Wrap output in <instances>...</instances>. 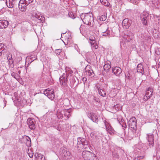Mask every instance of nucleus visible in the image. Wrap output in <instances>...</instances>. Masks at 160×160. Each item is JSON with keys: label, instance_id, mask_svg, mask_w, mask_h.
<instances>
[{"label": "nucleus", "instance_id": "1", "mask_svg": "<svg viewBox=\"0 0 160 160\" xmlns=\"http://www.w3.org/2000/svg\"><path fill=\"white\" fill-rule=\"evenodd\" d=\"M80 17L84 23L90 26L93 25V18L92 13H82Z\"/></svg>", "mask_w": 160, "mask_h": 160}, {"label": "nucleus", "instance_id": "2", "mask_svg": "<svg viewBox=\"0 0 160 160\" xmlns=\"http://www.w3.org/2000/svg\"><path fill=\"white\" fill-rule=\"evenodd\" d=\"M82 155L85 160H97L95 154L88 151L82 152Z\"/></svg>", "mask_w": 160, "mask_h": 160}, {"label": "nucleus", "instance_id": "3", "mask_svg": "<svg viewBox=\"0 0 160 160\" xmlns=\"http://www.w3.org/2000/svg\"><path fill=\"white\" fill-rule=\"evenodd\" d=\"M54 90L48 88L44 91V94L51 100H53L55 97Z\"/></svg>", "mask_w": 160, "mask_h": 160}, {"label": "nucleus", "instance_id": "4", "mask_svg": "<svg viewBox=\"0 0 160 160\" xmlns=\"http://www.w3.org/2000/svg\"><path fill=\"white\" fill-rule=\"evenodd\" d=\"M32 16L37 19L38 22V23H42L44 22V18L41 15L40 12L37 11H35L33 12Z\"/></svg>", "mask_w": 160, "mask_h": 160}, {"label": "nucleus", "instance_id": "5", "mask_svg": "<svg viewBox=\"0 0 160 160\" xmlns=\"http://www.w3.org/2000/svg\"><path fill=\"white\" fill-rule=\"evenodd\" d=\"M140 18L142 21V23L146 25L147 21L149 19V14L146 12H143L141 14Z\"/></svg>", "mask_w": 160, "mask_h": 160}, {"label": "nucleus", "instance_id": "6", "mask_svg": "<svg viewBox=\"0 0 160 160\" xmlns=\"http://www.w3.org/2000/svg\"><path fill=\"white\" fill-rule=\"evenodd\" d=\"M136 119L135 117L130 119L128 122V125L130 128L135 129L137 127Z\"/></svg>", "mask_w": 160, "mask_h": 160}, {"label": "nucleus", "instance_id": "7", "mask_svg": "<svg viewBox=\"0 0 160 160\" xmlns=\"http://www.w3.org/2000/svg\"><path fill=\"white\" fill-rule=\"evenodd\" d=\"M87 115L88 118L94 122H98L97 116L94 113L88 112H87Z\"/></svg>", "mask_w": 160, "mask_h": 160}, {"label": "nucleus", "instance_id": "8", "mask_svg": "<svg viewBox=\"0 0 160 160\" xmlns=\"http://www.w3.org/2000/svg\"><path fill=\"white\" fill-rule=\"evenodd\" d=\"M153 92V90L150 88H148L146 92V94L144 99L145 101H147L148 98L152 97Z\"/></svg>", "mask_w": 160, "mask_h": 160}, {"label": "nucleus", "instance_id": "9", "mask_svg": "<svg viewBox=\"0 0 160 160\" xmlns=\"http://www.w3.org/2000/svg\"><path fill=\"white\" fill-rule=\"evenodd\" d=\"M21 141L24 142L27 146L29 147L31 146V142L30 138L26 136H24L22 138V140Z\"/></svg>", "mask_w": 160, "mask_h": 160}, {"label": "nucleus", "instance_id": "10", "mask_svg": "<svg viewBox=\"0 0 160 160\" xmlns=\"http://www.w3.org/2000/svg\"><path fill=\"white\" fill-rule=\"evenodd\" d=\"M89 40L92 48L97 49L98 47L97 44L96 43L95 38L93 36H91L89 38Z\"/></svg>", "mask_w": 160, "mask_h": 160}, {"label": "nucleus", "instance_id": "11", "mask_svg": "<svg viewBox=\"0 0 160 160\" xmlns=\"http://www.w3.org/2000/svg\"><path fill=\"white\" fill-rule=\"evenodd\" d=\"M104 123L105 125L107 131L110 134H111L113 132L114 130L113 128L111 127L110 123L106 121L105 120Z\"/></svg>", "mask_w": 160, "mask_h": 160}, {"label": "nucleus", "instance_id": "12", "mask_svg": "<svg viewBox=\"0 0 160 160\" xmlns=\"http://www.w3.org/2000/svg\"><path fill=\"white\" fill-rule=\"evenodd\" d=\"M147 136L148 137V141L149 144L151 146L153 147L154 144V136L153 134H147Z\"/></svg>", "mask_w": 160, "mask_h": 160}, {"label": "nucleus", "instance_id": "13", "mask_svg": "<svg viewBox=\"0 0 160 160\" xmlns=\"http://www.w3.org/2000/svg\"><path fill=\"white\" fill-rule=\"evenodd\" d=\"M67 78V75L65 73H63L62 75L60 77L59 80L61 85H62L63 83H66L68 80Z\"/></svg>", "mask_w": 160, "mask_h": 160}, {"label": "nucleus", "instance_id": "14", "mask_svg": "<svg viewBox=\"0 0 160 160\" xmlns=\"http://www.w3.org/2000/svg\"><path fill=\"white\" fill-rule=\"evenodd\" d=\"M112 72L115 75L118 76L122 72L121 69L118 67H115L112 68Z\"/></svg>", "mask_w": 160, "mask_h": 160}, {"label": "nucleus", "instance_id": "15", "mask_svg": "<svg viewBox=\"0 0 160 160\" xmlns=\"http://www.w3.org/2000/svg\"><path fill=\"white\" fill-rule=\"evenodd\" d=\"M8 25V22L5 20H0V28L4 29L6 28Z\"/></svg>", "mask_w": 160, "mask_h": 160}, {"label": "nucleus", "instance_id": "16", "mask_svg": "<svg viewBox=\"0 0 160 160\" xmlns=\"http://www.w3.org/2000/svg\"><path fill=\"white\" fill-rule=\"evenodd\" d=\"M28 5L25 2L21 3L20 0L18 4V8L21 11L24 12L26 11V7Z\"/></svg>", "mask_w": 160, "mask_h": 160}, {"label": "nucleus", "instance_id": "17", "mask_svg": "<svg viewBox=\"0 0 160 160\" xmlns=\"http://www.w3.org/2000/svg\"><path fill=\"white\" fill-rule=\"evenodd\" d=\"M131 21L129 20L128 18H125L122 21V25L126 28H128L131 25Z\"/></svg>", "mask_w": 160, "mask_h": 160}, {"label": "nucleus", "instance_id": "18", "mask_svg": "<svg viewBox=\"0 0 160 160\" xmlns=\"http://www.w3.org/2000/svg\"><path fill=\"white\" fill-rule=\"evenodd\" d=\"M78 142H81L82 144L84 145H88V141L86 140V139L83 138L79 137L78 138Z\"/></svg>", "mask_w": 160, "mask_h": 160}, {"label": "nucleus", "instance_id": "19", "mask_svg": "<svg viewBox=\"0 0 160 160\" xmlns=\"http://www.w3.org/2000/svg\"><path fill=\"white\" fill-rule=\"evenodd\" d=\"M132 34L130 33H126L125 34L123 37V38L125 40V41L126 42H129L132 39Z\"/></svg>", "mask_w": 160, "mask_h": 160}, {"label": "nucleus", "instance_id": "20", "mask_svg": "<svg viewBox=\"0 0 160 160\" xmlns=\"http://www.w3.org/2000/svg\"><path fill=\"white\" fill-rule=\"evenodd\" d=\"M15 0H6V3L7 6L10 8H12L14 6Z\"/></svg>", "mask_w": 160, "mask_h": 160}, {"label": "nucleus", "instance_id": "21", "mask_svg": "<svg viewBox=\"0 0 160 160\" xmlns=\"http://www.w3.org/2000/svg\"><path fill=\"white\" fill-rule=\"evenodd\" d=\"M71 110L70 109H64L62 111V112L63 113L64 116L68 119L71 116Z\"/></svg>", "mask_w": 160, "mask_h": 160}, {"label": "nucleus", "instance_id": "22", "mask_svg": "<svg viewBox=\"0 0 160 160\" xmlns=\"http://www.w3.org/2000/svg\"><path fill=\"white\" fill-rule=\"evenodd\" d=\"M111 62L110 61H107L105 62V64L103 66V68L105 71L107 72L109 71L111 68Z\"/></svg>", "mask_w": 160, "mask_h": 160}, {"label": "nucleus", "instance_id": "23", "mask_svg": "<svg viewBox=\"0 0 160 160\" xmlns=\"http://www.w3.org/2000/svg\"><path fill=\"white\" fill-rule=\"evenodd\" d=\"M118 120L119 124L123 127V129L125 130L127 128V125L126 123L124 121L123 118L122 117L119 118H118Z\"/></svg>", "mask_w": 160, "mask_h": 160}, {"label": "nucleus", "instance_id": "24", "mask_svg": "<svg viewBox=\"0 0 160 160\" xmlns=\"http://www.w3.org/2000/svg\"><path fill=\"white\" fill-rule=\"evenodd\" d=\"M95 54L93 51L88 52L86 54L87 58L91 59L95 56Z\"/></svg>", "mask_w": 160, "mask_h": 160}, {"label": "nucleus", "instance_id": "25", "mask_svg": "<svg viewBox=\"0 0 160 160\" xmlns=\"http://www.w3.org/2000/svg\"><path fill=\"white\" fill-rule=\"evenodd\" d=\"M34 157L38 160H45V157H43V155L40 153H36Z\"/></svg>", "mask_w": 160, "mask_h": 160}, {"label": "nucleus", "instance_id": "26", "mask_svg": "<svg viewBox=\"0 0 160 160\" xmlns=\"http://www.w3.org/2000/svg\"><path fill=\"white\" fill-rule=\"evenodd\" d=\"M137 71L142 74L144 73V71L143 68V66L141 64H139L137 67Z\"/></svg>", "mask_w": 160, "mask_h": 160}, {"label": "nucleus", "instance_id": "27", "mask_svg": "<svg viewBox=\"0 0 160 160\" xmlns=\"http://www.w3.org/2000/svg\"><path fill=\"white\" fill-rule=\"evenodd\" d=\"M111 32V28H107L106 30L102 32V35L103 36H107L110 35Z\"/></svg>", "mask_w": 160, "mask_h": 160}, {"label": "nucleus", "instance_id": "28", "mask_svg": "<svg viewBox=\"0 0 160 160\" xmlns=\"http://www.w3.org/2000/svg\"><path fill=\"white\" fill-rule=\"evenodd\" d=\"M100 1L102 4L105 6H109L110 5V3L108 2L107 0H100Z\"/></svg>", "mask_w": 160, "mask_h": 160}, {"label": "nucleus", "instance_id": "29", "mask_svg": "<svg viewBox=\"0 0 160 160\" xmlns=\"http://www.w3.org/2000/svg\"><path fill=\"white\" fill-rule=\"evenodd\" d=\"M34 0H20V3L25 2L27 5H28L33 2Z\"/></svg>", "mask_w": 160, "mask_h": 160}, {"label": "nucleus", "instance_id": "30", "mask_svg": "<svg viewBox=\"0 0 160 160\" xmlns=\"http://www.w3.org/2000/svg\"><path fill=\"white\" fill-rule=\"evenodd\" d=\"M98 91L99 95L102 97H105L106 96V94L105 91L104 90L101 89H98Z\"/></svg>", "mask_w": 160, "mask_h": 160}, {"label": "nucleus", "instance_id": "31", "mask_svg": "<svg viewBox=\"0 0 160 160\" xmlns=\"http://www.w3.org/2000/svg\"><path fill=\"white\" fill-rule=\"evenodd\" d=\"M62 151L63 152V155L64 157H66L68 155H70V152L69 151H67L66 150H65V149H63L62 150Z\"/></svg>", "mask_w": 160, "mask_h": 160}, {"label": "nucleus", "instance_id": "32", "mask_svg": "<svg viewBox=\"0 0 160 160\" xmlns=\"http://www.w3.org/2000/svg\"><path fill=\"white\" fill-rule=\"evenodd\" d=\"M107 18V16L105 15H102L98 17V19L100 21H105Z\"/></svg>", "mask_w": 160, "mask_h": 160}, {"label": "nucleus", "instance_id": "33", "mask_svg": "<svg viewBox=\"0 0 160 160\" xmlns=\"http://www.w3.org/2000/svg\"><path fill=\"white\" fill-rule=\"evenodd\" d=\"M57 117L58 118H62L63 117V113L62 112V111L61 112H58L57 113Z\"/></svg>", "mask_w": 160, "mask_h": 160}, {"label": "nucleus", "instance_id": "34", "mask_svg": "<svg viewBox=\"0 0 160 160\" xmlns=\"http://www.w3.org/2000/svg\"><path fill=\"white\" fill-rule=\"evenodd\" d=\"M93 73V71L92 70H90L88 71H86L85 72L86 75L89 76H91Z\"/></svg>", "mask_w": 160, "mask_h": 160}, {"label": "nucleus", "instance_id": "35", "mask_svg": "<svg viewBox=\"0 0 160 160\" xmlns=\"http://www.w3.org/2000/svg\"><path fill=\"white\" fill-rule=\"evenodd\" d=\"M3 45L2 44H0V56L2 55L3 52L2 51L4 50V48L3 47Z\"/></svg>", "mask_w": 160, "mask_h": 160}, {"label": "nucleus", "instance_id": "36", "mask_svg": "<svg viewBox=\"0 0 160 160\" xmlns=\"http://www.w3.org/2000/svg\"><path fill=\"white\" fill-rule=\"evenodd\" d=\"M8 64L12 68H13L14 67L13 64V60L12 59L11 60H8Z\"/></svg>", "mask_w": 160, "mask_h": 160}, {"label": "nucleus", "instance_id": "37", "mask_svg": "<svg viewBox=\"0 0 160 160\" xmlns=\"http://www.w3.org/2000/svg\"><path fill=\"white\" fill-rule=\"evenodd\" d=\"M11 75L14 78L16 79H17V78H18L19 76L18 74L15 73L14 72H12V73H11Z\"/></svg>", "mask_w": 160, "mask_h": 160}, {"label": "nucleus", "instance_id": "38", "mask_svg": "<svg viewBox=\"0 0 160 160\" xmlns=\"http://www.w3.org/2000/svg\"><path fill=\"white\" fill-rule=\"evenodd\" d=\"M128 1L133 4H137L138 3L139 0H128Z\"/></svg>", "mask_w": 160, "mask_h": 160}, {"label": "nucleus", "instance_id": "39", "mask_svg": "<svg viewBox=\"0 0 160 160\" xmlns=\"http://www.w3.org/2000/svg\"><path fill=\"white\" fill-rule=\"evenodd\" d=\"M68 14L69 17L72 18L74 19L75 18V15L72 12H69Z\"/></svg>", "mask_w": 160, "mask_h": 160}, {"label": "nucleus", "instance_id": "40", "mask_svg": "<svg viewBox=\"0 0 160 160\" xmlns=\"http://www.w3.org/2000/svg\"><path fill=\"white\" fill-rule=\"evenodd\" d=\"M7 58L8 61L13 59L12 58V55L10 53H8V54H7Z\"/></svg>", "mask_w": 160, "mask_h": 160}, {"label": "nucleus", "instance_id": "41", "mask_svg": "<svg viewBox=\"0 0 160 160\" xmlns=\"http://www.w3.org/2000/svg\"><path fill=\"white\" fill-rule=\"evenodd\" d=\"M33 123V121L31 119H28L27 121V124L29 127L30 125L32 124Z\"/></svg>", "mask_w": 160, "mask_h": 160}, {"label": "nucleus", "instance_id": "42", "mask_svg": "<svg viewBox=\"0 0 160 160\" xmlns=\"http://www.w3.org/2000/svg\"><path fill=\"white\" fill-rule=\"evenodd\" d=\"M144 158L143 156H137L135 158L134 160H141V159H143Z\"/></svg>", "mask_w": 160, "mask_h": 160}, {"label": "nucleus", "instance_id": "43", "mask_svg": "<svg viewBox=\"0 0 160 160\" xmlns=\"http://www.w3.org/2000/svg\"><path fill=\"white\" fill-rule=\"evenodd\" d=\"M91 67L90 65H87L86 66L85 68V71H88V70H92V69H91Z\"/></svg>", "mask_w": 160, "mask_h": 160}, {"label": "nucleus", "instance_id": "44", "mask_svg": "<svg viewBox=\"0 0 160 160\" xmlns=\"http://www.w3.org/2000/svg\"><path fill=\"white\" fill-rule=\"evenodd\" d=\"M29 127L30 129L32 130H33L35 128V126L34 123L30 125V126H29Z\"/></svg>", "mask_w": 160, "mask_h": 160}, {"label": "nucleus", "instance_id": "45", "mask_svg": "<svg viewBox=\"0 0 160 160\" xmlns=\"http://www.w3.org/2000/svg\"><path fill=\"white\" fill-rule=\"evenodd\" d=\"M61 52V49H58L55 51V52L57 55H59Z\"/></svg>", "mask_w": 160, "mask_h": 160}, {"label": "nucleus", "instance_id": "46", "mask_svg": "<svg viewBox=\"0 0 160 160\" xmlns=\"http://www.w3.org/2000/svg\"><path fill=\"white\" fill-rule=\"evenodd\" d=\"M131 76L130 75V74L129 72H128L126 76V78H128V79L130 80L131 79Z\"/></svg>", "mask_w": 160, "mask_h": 160}, {"label": "nucleus", "instance_id": "47", "mask_svg": "<svg viewBox=\"0 0 160 160\" xmlns=\"http://www.w3.org/2000/svg\"><path fill=\"white\" fill-rule=\"evenodd\" d=\"M28 156H29V157L30 158H32L33 157V153H30V152H28Z\"/></svg>", "mask_w": 160, "mask_h": 160}, {"label": "nucleus", "instance_id": "48", "mask_svg": "<svg viewBox=\"0 0 160 160\" xmlns=\"http://www.w3.org/2000/svg\"><path fill=\"white\" fill-rule=\"evenodd\" d=\"M82 80L83 81L84 83L85 82H86L87 81V78L85 77H83L82 78Z\"/></svg>", "mask_w": 160, "mask_h": 160}, {"label": "nucleus", "instance_id": "49", "mask_svg": "<svg viewBox=\"0 0 160 160\" xmlns=\"http://www.w3.org/2000/svg\"><path fill=\"white\" fill-rule=\"evenodd\" d=\"M119 106V105L118 104H116L114 106V107L117 110V109H116V108H118Z\"/></svg>", "mask_w": 160, "mask_h": 160}, {"label": "nucleus", "instance_id": "50", "mask_svg": "<svg viewBox=\"0 0 160 160\" xmlns=\"http://www.w3.org/2000/svg\"><path fill=\"white\" fill-rule=\"evenodd\" d=\"M57 129L58 130V131H60L61 129V128L60 127H57Z\"/></svg>", "mask_w": 160, "mask_h": 160}, {"label": "nucleus", "instance_id": "51", "mask_svg": "<svg viewBox=\"0 0 160 160\" xmlns=\"http://www.w3.org/2000/svg\"><path fill=\"white\" fill-rule=\"evenodd\" d=\"M158 67H160V62H159L158 63Z\"/></svg>", "mask_w": 160, "mask_h": 160}, {"label": "nucleus", "instance_id": "52", "mask_svg": "<svg viewBox=\"0 0 160 160\" xmlns=\"http://www.w3.org/2000/svg\"><path fill=\"white\" fill-rule=\"evenodd\" d=\"M18 73L19 74H20L21 73V71L20 70L18 71Z\"/></svg>", "mask_w": 160, "mask_h": 160}, {"label": "nucleus", "instance_id": "53", "mask_svg": "<svg viewBox=\"0 0 160 160\" xmlns=\"http://www.w3.org/2000/svg\"><path fill=\"white\" fill-rule=\"evenodd\" d=\"M61 104H62V106H63V103H62V102H61Z\"/></svg>", "mask_w": 160, "mask_h": 160}, {"label": "nucleus", "instance_id": "54", "mask_svg": "<svg viewBox=\"0 0 160 160\" xmlns=\"http://www.w3.org/2000/svg\"><path fill=\"white\" fill-rule=\"evenodd\" d=\"M58 105H59V103H58Z\"/></svg>", "mask_w": 160, "mask_h": 160}, {"label": "nucleus", "instance_id": "55", "mask_svg": "<svg viewBox=\"0 0 160 160\" xmlns=\"http://www.w3.org/2000/svg\"><path fill=\"white\" fill-rule=\"evenodd\" d=\"M6 106V105H4V107H5Z\"/></svg>", "mask_w": 160, "mask_h": 160}, {"label": "nucleus", "instance_id": "56", "mask_svg": "<svg viewBox=\"0 0 160 160\" xmlns=\"http://www.w3.org/2000/svg\"><path fill=\"white\" fill-rule=\"evenodd\" d=\"M142 41H143V42H144V40H142Z\"/></svg>", "mask_w": 160, "mask_h": 160}]
</instances>
